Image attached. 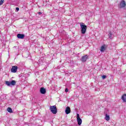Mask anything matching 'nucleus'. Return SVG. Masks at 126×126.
<instances>
[{"label":"nucleus","instance_id":"f257e3e1","mask_svg":"<svg viewBox=\"0 0 126 126\" xmlns=\"http://www.w3.org/2000/svg\"><path fill=\"white\" fill-rule=\"evenodd\" d=\"M80 25L81 26V32L82 34H84L86 33V31L87 30V26L85 25H84V23H80Z\"/></svg>","mask_w":126,"mask_h":126},{"label":"nucleus","instance_id":"f03ea898","mask_svg":"<svg viewBox=\"0 0 126 126\" xmlns=\"http://www.w3.org/2000/svg\"><path fill=\"white\" fill-rule=\"evenodd\" d=\"M5 84L7 85V86L12 87L16 84V81L15 80H12L11 81H7L5 82Z\"/></svg>","mask_w":126,"mask_h":126},{"label":"nucleus","instance_id":"7ed1b4c3","mask_svg":"<svg viewBox=\"0 0 126 126\" xmlns=\"http://www.w3.org/2000/svg\"><path fill=\"white\" fill-rule=\"evenodd\" d=\"M105 114V117L104 120L107 121V122H109L110 120V111L108 109H106V112L104 113Z\"/></svg>","mask_w":126,"mask_h":126},{"label":"nucleus","instance_id":"20e7f679","mask_svg":"<svg viewBox=\"0 0 126 126\" xmlns=\"http://www.w3.org/2000/svg\"><path fill=\"white\" fill-rule=\"evenodd\" d=\"M50 109L51 112H52L53 114H57L58 112V110L57 109V106H56L55 105L50 106Z\"/></svg>","mask_w":126,"mask_h":126},{"label":"nucleus","instance_id":"39448f33","mask_svg":"<svg viewBox=\"0 0 126 126\" xmlns=\"http://www.w3.org/2000/svg\"><path fill=\"white\" fill-rule=\"evenodd\" d=\"M76 119L78 125L79 126H81V124H82V120L80 119L79 114H77Z\"/></svg>","mask_w":126,"mask_h":126},{"label":"nucleus","instance_id":"423d86ee","mask_svg":"<svg viewBox=\"0 0 126 126\" xmlns=\"http://www.w3.org/2000/svg\"><path fill=\"white\" fill-rule=\"evenodd\" d=\"M126 5V1L123 0L120 2L119 7L120 8H123V7H125Z\"/></svg>","mask_w":126,"mask_h":126},{"label":"nucleus","instance_id":"0eeeda50","mask_svg":"<svg viewBox=\"0 0 126 126\" xmlns=\"http://www.w3.org/2000/svg\"><path fill=\"white\" fill-rule=\"evenodd\" d=\"M18 67L17 66H13L12 67V68L11 69V72H13V73H15L16 72H17V69Z\"/></svg>","mask_w":126,"mask_h":126},{"label":"nucleus","instance_id":"6e6552de","mask_svg":"<svg viewBox=\"0 0 126 126\" xmlns=\"http://www.w3.org/2000/svg\"><path fill=\"white\" fill-rule=\"evenodd\" d=\"M88 59V55H86L82 57L81 61L83 63H85L87 59Z\"/></svg>","mask_w":126,"mask_h":126},{"label":"nucleus","instance_id":"1a4fd4ad","mask_svg":"<svg viewBox=\"0 0 126 126\" xmlns=\"http://www.w3.org/2000/svg\"><path fill=\"white\" fill-rule=\"evenodd\" d=\"M107 46H106V45H102L101 48H100V52H101V53H103L104 52H105V51L106 50V48H107Z\"/></svg>","mask_w":126,"mask_h":126},{"label":"nucleus","instance_id":"9d476101","mask_svg":"<svg viewBox=\"0 0 126 126\" xmlns=\"http://www.w3.org/2000/svg\"><path fill=\"white\" fill-rule=\"evenodd\" d=\"M17 37L18 38V39H24L25 35L23 34L19 33L17 35Z\"/></svg>","mask_w":126,"mask_h":126},{"label":"nucleus","instance_id":"9b49d317","mask_svg":"<svg viewBox=\"0 0 126 126\" xmlns=\"http://www.w3.org/2000/svg\"><path fill=\"white\" fill-rule=\"evenodd\" d=\"M65 112L66 115H68V114H70V107H69L68 106L65 109Z\"/></svg>","mask_w":126,"mask_h":126},{"label":"nucleus","instance_id":"f8f14e48","mask_svg":"<svg viewBox=\"0 0 126 126\" xmlns=\"http://www.w3.org/2000/svg\"><path fill=\"white\" fill-rule=\"evenodd\" d=\"M121 99L124 103H126V94H124L121 97Z\"/></svg>","mask_w":126,"mask_h":126},{"label":"nucleus","instance_id":"ddd939ff","mask_svg":"<svg viewBox=\"0 0 126 126\" xmlns=\"http://www.w3.org/2000/svg\"><path fill=\"white\" fill-rule=\"evenodd\" d=\"M40 93H41V94H45L46 93V89H45L44 88H41Z\"/></svg>","mask_w":126,"mask_h":126},{"label":"nucleus","instance_id":"4468645a","mask_svg":"<svg viewBox=\"0 0 126 126\" xmlns=\"http://www.w3.org/2000/svg\"><path fill=\"white\" fill-rule=\"evenodd\" d=\"M7 111L9 113H12V109H11V108H10V107H8L7 109Z\"/></svg>","mask_w":126,"mask_h":126},{"label":"nucleus","instance_id":"2eb2a0df","mask_svg":"<svg viewBox=\"0 0 126 126\" xmlns=\"http://www.w3.org/2000/svg\"><path fill=\"white\" fill-rule=\"evenodd\" d=\"M3 2H4V0H0V5H1L2 4V3H3Z\"/></svg>","mask_w":126,"mask_h":126},{"label":"nucleus","instance_id":"dca6fc26","mask_svg":"<svg viewBox=\"0 0 126 126\" xmlns=\"http://www.w3.org/2000/svg\"><path fill=\"white\" fill-rule=\"evenodd\" d=\"M112 33H111V32H109V38H110V39H112Z\"/></svg>","mask_w":126,"mask_h":126},{"label":"nucleus","instance_id":"f3484780","mask_svg":"<svg viewBox=\"0 0 126 126\" xmlns=\"http://www.w3.org/2000/svg\"><path fill=\"white\" fill-rule=\"evenodd\" d=\"M106 77H107V76H106V75H103L102 76V79H105V78H106Z\"/></svg>","mask_w":126,"mask_h":126},{"label":"nucleus","instance_id":"a211bd4d","mask_svg":"<svg viewBox=\"0 0 126 126\" xmlns=\"http://www.w3.org/2000/svg\"><path fill=\"white\" fill-rule=\"evenodd\" d=\"M16 10H17V11H19V7H16Z\"/></svg>","mask_w":126,"mask_h":126},{"label":"nucleus","instance_id":"6ab92c4d","mask_svg":"<svg viewBox=\"0 0 126 126\" xmlns=\"http://www.w3.org/2000/svg\"><path fill=\"white\" fill-rule=\"evenodd\" d=\"M65 92L67 93L68 92V89L67 88H66L65 90Z\"/></svg>","mask_w":126,"mask_h":126},{"label":"nucleus","instance_id":"aec40b11","mask_svg":"<svg viewBox=\"0 0 126 126\" xmlns=\"http://www.w3.org/2000/svg\"><path fill=\"white\" fill-rule=\"evenodd\" d=\"M38 14H39V15H41V14H42V12H38Z\"/></svg>","mask_w":126,"mask_h":126}]
</instances>
